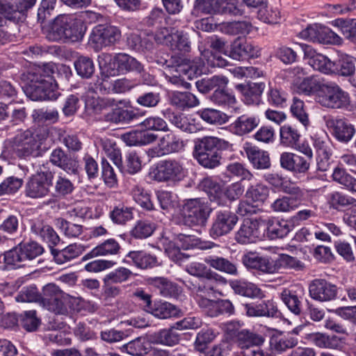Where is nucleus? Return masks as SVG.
<instances>
[{"label":"nucleus","mask_w":356,"mask_h":356,"mask_svg":"<svg viewBox=\"0 0 356 356\" xmlns=\"http://www.w3.org/2000/svg\"><path fill=\"white\" fill-rule=\"evenodd\" d=\"M238 346L245 351H250L251 348L260 347L265 341V337L259 334L243 329L236 334Z\"/></svg>","instance_id":"nucleus-21"},{"label":"nucleus","mask_w":356,"mask_h":356,"mask_svg":"<svg viewBox=\"0 0 356 356\" xmlns=\"http://www.w3.org/2000/svg\"><path fill=\"white\" fill-rule=\"evenodd\" d=\"M23 180L15 177H9L0 184V196L16 193L22 186Z\"/></svg>","instance_id":"nucleus-64"},{"label":"nucleus","mask_w":356,"mask_h":356,"mask_svg":"<svg viewBox=\"0 0 356 356\" xmlns=\"http://www.w3.org/2000/svg\"><path fill=\"white\" fill-rule=\"evenodd\" d=\"M258 18L265 23L275 24L280 22L281 15L277 8L271 6H261L259 9Z\"/></svg>","instance_id":"nucleus-56"},{"label":"nucleus","mask_w":356,"mask_h":356,"mask_svg":"<svg viewBox=\"0 0 356 356\" xmlns=\"http://www.w3.org/2000/svg\"><path fill=\"white\" fill-rule=\"evenodd\" d=\"M131 195L134 201L142 208L151 211L154 209V204L150 199V195L144 188L135 185L131 189Z\"/></svg>","instance_id":"nucleus-50"},{"label":"nucleus","mask_w":356,"mask_h":356,"mask_svg":"<svg viewBox=\"0 0 356 356\" xmlns=\"http://www.w3.org/2000/svg\"><path fill=\"white\" fill-rule=\"evenodd\" d=\"M24 10L15 0L13 2L1 1L0 13L9 20L16 21L21 19Z\"/></svg>","instance_id":"nucleus-54"},{"label":"nucleus","mask_w":356,"mask_h":356,"mask_svg":"<svg viewBox=\"0 0 356 356\" xmlns=\"http://www.w3.org/2000/svg\"><path fill=\"white\" fill-rule=\"evenodd\" d=\"M229 285L234 293L240 296L254 298H260L262 295L261 290L252 282L236 280L231 281Z\"/></svg>","instance_id":"nucleus-28"},{"label":"nucleus","mask_w":356,"mask_h":356,"mask_svg":"<svg viewBox=\"0 0 356 356\" xmlns=\"http://www.w3.org/2000/svg\"><path fill=\"white\" fill-rule=\"evenodd\" d=\"M310 297L320 302L334 300L337 295V287L324 279H316L309 285Z\"/></svg>","instance_id":"nucleus-16"},{"label":"nucleus","mask_w":356,"mask_h":356,"mask_svg":"<svg viewBox=\"0 0 356 356\" xmlns=\"http://www.w3.org/2000/svg\"><path fill=\"white\" fill-rule=\"evenodd\" d=\"M112 157L113 163L122 172H127L129 174H135L142 168V161L140 157Z\"/></svg>","instance_id":"nucleus-40"},{"label":"nucleus","mask_w":356,"mask_h":356,"mask_svg":"<svg viewBox=\"0 0 356 356\" xmlns=\"http://www.w3.org/2000/svg\"><path fill=\"white\" fill-rule=\"evenodd\" d=\"M23 256L24 254L19 244L4 254V262L8 266L19 268L23 266L22 263L26 260Z\"/></svg>","instance_id":"nucleus-60"},{"label":"nucleus","mask_w":356,"mask_h":356,"mask_svg":"<svg viewBox=\"0 0 356 356\" xmlns=\"http://www.w3.org/2000/svg\"><path fill=\"white\" fill-rule=\"evenodd\" d=\"M302 38L314 42L340 44L341 38L329 28L315 24L300 33Z\"/></svg>","instance_id":"nucleus-8"},{"label":"nucleus","mask_w":356,"mask_h":356,"mask_svg":"<svg viewBox=\"0 0 356 356\" xmlns=\"http://www.w3.org/2000/svg\"><path fill=\"white\" fill-rule=\"evenodd\" d=\"M280 298L288 309L294 314L299 315L301 313L302 303L295 292L285 289L280 293Z\"/></svg>","instance_id":"nucleus-51"},{"label":"nucleus","mask_w":356,"mask_h":356,"mask_svg":"<svg viewBox=\"0 0 356 356\" xmlns=\"http://www.w3.org/2000/svg\"><path fill=\"white\" fill-rule=\"evenodd\" d=\"M212 209L203 198L188 200L183 207L184 223L190 227L204 226Z\"/></svg>","instance_id":"nucleus-3"},{"label":"nucleus","mask_w":356,"mask_h":356,"mask_svg":"<svg viewBox=\"0 0 356 356\" xmlns=\"http://www.w3.org/2000/svg\"><path fill=\"white\" fill-rule=\"evenodd\" d=\"M55 72V65L52 63H45L41 66L35 67L28 74V79H33V80H40L47 83V85L51 86V83H56L53 78V74Z\"/></svg>","instance_id":"nucleus-34"},{"label":"nucleus","mask_w":356,"mask_h":356,"mask_svg":"<svg viewBox=\"0 0 356 356\" xmlns=\"http://www.w3.org/2000/svg\"><path fill=\"white\" fill-rule=\"evenodd\" d=\"M38 147L33 132L26 129L17 134L13 140L9 143V146L7 148L8 154L28 156L32 154Z\"/></svg>","instance_id":"nucleus-7"},{"label":"nucleus","mask_w":356,"mask_h":356,"mask_svg":"<svg viewBox=\"0 0 356 356\" xmlns=\"http://www.w3.org/2000/svg\"><path fill=\"white\" fill-rule=\"evenodd\" d=\"M263 221L257 219H245L236 234L235 239L238 243H255L263 236Z\"/></svg>","instance_id":"nucleus-9"},{"label":"nucleus","mask_w":356,"mask_h":356,"mask_svg":"<svg viewBox=\"0 0 356 356\" xmlns=\"http://www.w3.org/2000/svg\"><path fill=\"white\" fill-rule=\"evenodd\" d=\"M124 262L132 264L136 268L147 270L159 265L157 257L145 251H130L124 259Z\"/></svg>","instance_id":"nucleus-19"},{"label":"nucleus","mask_w":356,"mask_h":356,"mask_svg":"<svg viewBox=\"0 0 356 356\" xmlns=\"http://www.w3.org/2000/svg\"><path fill=\"white\" fill-rule=\"evenodd\" d=\"M267 234L270 239L283 238L291 231V225L286 220H269L267 222Z\"/></svg>","instance_id":"nucleus-37"},{"label":"nucleus","mask_w":356,"mask_h":356,"mask_svg":"<svg viewBox=\"0 0 356 356\" xmlns=\"http://www.w3.org/2000/svg\"><path fill=\"white\" fill-rule=\"evenodd\" d=\"M260 120L257 115L243 114L229 126L230 131L234 135L243 136L251 133L259 124Z\"/></svg>","instance_id":"nucleus-18"},{"label":"nucleus","mask_w":356,"mask_h":356,"mask_svg":"<svg viewBox=\"0 0 356 356\" xmlns=\"http://www.w3.org/2000/svg\"><path fill=\"white\" fill-rule=\"evenodd\" d=\"M156 229V225L147 220H138L130 232L131 236L135 238H146L150 236Z\"/></svg>","instance_id":"nucleus-47"},{"label":"nucleus","mask_w":356,"mask_h":356,"mask_svg":"<svg viewBox=\"0 0 356 356\" xmlns=\"http://www.w3.org/2000/svg\"><path fill=\"white\" fill-rule=\"evenodd\" d=\"M282 168L288 170L303 172L309 166V163L304 157H280Z\"/></svg>","instance_id":"nucleus-49"},{"label":"nucleus","mask_w":356,"mask_h":356,"mask_svg":"<svg viewBox=\"0 0 356 356\" xmlns=\"http://www.w3.org/2000/svg\"><path fill=\"white\" fill-rule=\"evenodd\" d=\"M229 83L228 79L223 75H214L211 77L198 80L195 84L197 90L202 93H208L212 90L226 88Z\"/></svg>","instance_id":"nucleus-30"},{"label":"nucleus","mask_w":356,"mask_h":356,"mask_svg":"<svg viewBox=\"0 0 356 356\" xmlns=\"http://www.w3.org/2000/svg\"><path fill=\"white\" fill-rule=\"evenodd\" d=\"M194 143L193 156H209L218 150L228 149L232 146L228 141L214 136L198 138Z\"/></svg>","instance_id":"nucleus-12"},{"label":"nucleus","mask_w":356,"mask_h":356,"mask_svg":"<svg viewBox=\"0 0 356 356\" xmlns=\"http://www.w3.org/2000/svg\"><path fill=\"white\" fill-rule=\"evenodd\" d=\"M225 88H217L214 90L209 99L215 104L222 107L233 106L236 103L235 96L225 90Z\"/></svg>","instance_id":"nucleus-44"},{"label":"nucleus","mask_w":356,"mask_h":356,"mask_svg":"<svg viewBox=\"0 0 356 356\" xmlns=\"http://www.w3.org/2000/svg\"><path fill=\"white\" fill-rule=\"evenodd\" d=\"M323 83L314 76H307L302 80H299L293 86V90L299 93L310 95L315 93L317 95Z\"/></svg>","instance_id":"nucleus-32"},{"label":"nucleus","mask_w":356,"mask_h":356,"mask_svg":"<svg viewBox=\"0 0 356 356\" xmlns=\"http://www.w3.org/2000/svg\"><path fill=\"white\" fill-rule=\"evenodd\" d=\"M54 176L51 172H42L33 176L27 183L26 193L33 198L41 197L49 192L50 186L53 185Z\"/></svg>","instance_id":"nucleus-14"},{"label":"nucleus","mask_w":356,"mask_h":356,"mask_svg":"<svg viewBox=\"0 0 356 356\" xmlns=\"http://www.w3.org/2000/svg\"><path fill=\"white\" fill-rule=\"evenodd\" d=\"M237 222L238 217L230 211H218L210 229V235L213 238L225 235L234 229Z\"/></svg>","instance_id":"nucleus-13"},{"label":"nucleus","mask_w":356,"mask_h":356,"mask_svg":"<svg viewBox=\"0 0 356 356\" xmlns=\"http://www.w3.org/2000/svg\"><path fill=\"white\" fill-rule=\"evenodd\" d=\"M56 221V225L69 238L79 237L83 232V226L79 224L73 223L62 218H57Z\"/></svg>","instance_id":"nucleus-55"},{"label":"nucleus","mask_w":356,"mask_h":356,"mask_svg":"<svg viewBox=\"0 0 356 356\" xmlns=\"http://www.w3.org/2000/svg\"><path fill=\"white\" fill-rule=\"evenodd\" d=\"M315 99L322 106L334 109L347 108L350 103L348 93L334 83H323Z\"/></svg>","instance_id":"nucleus-2"},{"label":"nucleus","mask_w":356,"mask_h":356,"mask_svg":"<svg viewBox=\"0 0 356 356\" xmlns=\"http://www.w3.org/2000/svg\"><path fill=\"white\" fill-rule=\"evenodd\" d=\"M326 125L332 130L334 137L343 143L348 142L355 133L353 125L345 119L328 118L326 120Z\"/></svg>","instance_id":"nucleus-17"},{"label":"nucleus","mask_w":356,"mask_h":356,"mask_svg":"<svg viewBox=\"0 0 356 356\" xmlns=\"http://www.w3.org/2000/svg\"><path fill=\"white\" fill-rule=\"evenodd\" d=\"M242 263L247 268L257 270L263 273L273 274V259L249 252L243 256Z\"/></svg>","instance_id":"nucleus-23"},{"label":"nucleus","mask_w":356,"mask_h":356,"mask_svg":"<svg viewBox=\"0 0 356 356\" xmlns=\"http://www.w3.org/2000/svg\"><path fill=\"white\" fill-rule=\"evenodd\" d=\"M29 80V82L24 88V92L33 101L55 100L60 95L57 91L56 83L49 86L42 79L37 81L33 79Z\"/></svg>","instance_id":"nucleus-6"},{"label":"nucleus","mask_w":356,"mask_h":356,"mask_svg":"<svg viewBox=\"0 0 356 356\" xmlns=\"http://www.w3.org/2000/svg\"><path fill=\"white\" fill-rule=\"evenodd\" d=\"M21 326L28 332L35 331L40 323L35 310L26 311L19 316Z\"/></svg>","instance_id":"nucleus-59"},{"label":"nucleus","mask_w":356,"mask_h":356,"mask_svg":"<svg viewBox=\"0 0 356 356\" xmlns=\"http://www.w3.org/2000/svg\"><path fill=\"white\" fill-rule=\"evenodd\" d=\"M171 104L179 109L184 110L199 105L198 99L188 92H175L171 96Z\"/></svg>","instance_id":"nucleus-35"},{"label":"nucleus","mask_w":356,"mask_h":356,"mask_svg":"<svg viewBox=\"0 0 356 356\" xmlns=\"http://www.w3.org/2000/svg\"><path fill=\"white\" fill-rule=\"evenodd\" d=\"M161 155L172 152H179L184 147V141L172 134H168L161 140Z\"/></svg>","instance_id":"nucleus-43"},{"label":"nucleus","mask_w":356,"mask_h":356,"mask_svg":"<svg viewBox=\"0 0 356 356\" xmlns=\"http://www.w3.org/2000/svg\"><path fill=\"white\" fill-rule=\"evenodd\" d=\"M218 26L222 33L231 35L248 34L252 28L251 24L246 21L223 22Z\"/></svg>","instance_id":"nucleus-36"},{"label":"nucleus","mask_w":356,"mask_h":356,"mask_svg":"<svg viewBox=\"0 0 356 356\" xmlns=\"http://www.w3.org/2000/svg\"><path fill=\"white\" fill-rule=\"evenodd\" d=\"M199 188L208 195L211 202L224 205V192L217 181L209 177L204 178L200 183Z\"/></svg>","instance_id":"nucleus-25"},{"label":"nucleus","mask_w":356,"mask_h":356,"mask_svg":"<svg viewBox=\"0 0 356 356\" xmlns=\"http://www.w3.org/2000/svg\"><path fill=\"white\" fill-rule=\"evenodd\" d=\"M110 63L108 65H101L107 76H115L119 72L135 71L140 72L143 70L142 64L135 58L124 53L117 54L113 59L108 56Z\"/></svg>","instance_id":"nucleus-5"},{"label":"nucleus","mask_w":356,"mask_h":356,"mask_svg":"<svg viewBox=\"0 0 356 356\" xmlns=\"http://www.w3.org/2000/svg\"><path fill=\"white\" fill-rule=\"evenodd\" d=\"M327 202L330 207L340 210L356 202V200L339 191H334L327 195Z\"/></svg>","instance_id":"nucleus-48"},{"label":"nucleus","mask_w":356,"mask_h":356,"mask_svg":"<svg viewBox=\"0 0 356 356\" xmlns=\"http://www.w3.org/2000/svg\"><path fill=\"white\" fill-rule=\"evenodd\" d=\"M198 113L204 122L211 124L222 125L229 120L225 113L217 109L204 108L200 110Z\"/></svg>","instance_id":"nucleus-45"},{"label":"nucleus","mask_w":356,"mask_h":356,"mask_svg":"<svg viewBox=\"0 0 356 356\" xmlns=\"http://www.w3.org/2000/svg\"><path fill=\"white\" fill-rule=\"evenodd\" d=\"M171 49L181 52H188L191 50V42L187 33L176 31L171 36L169 44Z\"/></svg>","instance_id":"nucleus-41"},{"label":"nucleus","mask_w":356,"mask_h":356,"mask_svg":"<svg viewBox=\"0 0 356 356\" xmlns=\"http://www.w3.org/2000/svg\"><path fill=\"white\" fill-rule=\"evenodd\" d=\"M259 51L251 43L241 38H237L231 44L229 56L234 60H240L244 57H257Z\"/></svg>","instance_id":"nucleus-22"},{"label":"nucleus","mask_w":356,"mask_h":356,"mask_svg":"<svg viewBox=\"0 0 356 356\" xmlns=\"http://www.w3.org/2000/svg\"><path fill=\"white\" fill-rule=\"evenodd\" d=\"M302 263L295 257L287 254H282L277 259H273V273L282 272L286 268L301 269Z\"/></svg>","instance_id":"nucleus-39"},{"label":"nucleus","mask_w":356,"mask_h":356,"mask_svg":"<svg viewBox=\"0 0 356 356\" xmlns=\"http://www.w3.org/2000/svg\"><path fill=\"white\" fill-rule=\"evenodd\" d=\"M197 305L211 317H216L222 314L232 315L234 313V307L232 302L227 299L211 300L201 297L197 300Z\"/></svg>","instance_id":"nucleus-15"},{"label":"nucleus","mask_w":356,"mask_h":356,"mask_svg":"<svg viewBox=\"0 0 356 356\" xmlns=\"http://www.w3.org/2000/svg\"><path fill=\"white\" fill-rule=\"evenodd\" d=\"M204 262L211 268L220 272L235 275L238 273L236 264L228 259L216 255H209L205 257Z\"/></svg>","instance_id":"nucleus-29"},{"label":"nucleus","mask_w":356,"mask_h":356,"mask_svg":"<svg viewBox=\"0 0 356 356\" xmlns=\"http://www.w3.org/2000/svg\"><path fill=\"white\" fill-rule=\"evenodd\" d=\"M220 279H222V277L214 272L211 273V275L208 274V275L202 277L195 287L197 300L201 297H204V296L214 292L217 286V282Z\"/></svg>","instance_id":"nucleus-31"},{"label":"nucleus","mask_w":356,"mask_h":356,"mask_svg":"<svg viewBox=\"0 0 356 356\" xmlns=\"http://www.w3.org/2000/svg\"><path fill=\"white\" fill-rule=\"evenodd\" d=\"M156 339L159 343L169 346L177 344L180 340L179 334L175 328L160 330L156 334Z\"/></svg>","instance_id":"nucleus-61"},{"label":"nucleus","mask_w":356,"mask_h":356,"mask_svg":"<svg viewBox=\"0 0 356 356\" xmlns=\"http://www.w3.org/2000/svg\"><path fill=\"white\" fill-rule=\"evenodd\" d=\"M31 230L47 243L50 247L56 245L60 241V238L54 229L42 220H33L31 225Z\"/></svg>","instance_id":"nucleus-20"},{"label":"nucleus","mask_w":356,"mask_h":356,"mask_svg":"<svg viewBox=\"0 0 356 356\" xmlns=\"http://www.w3.org/2000/svg\"><path fill=\"white\" fill-rule=\"evenodd\" d=\"M312 341L318 348L328 349H339L341 342L336 336L330 337L322 333H315L311 335Z\"/></svg>","instance_id":"nucleus-46"},{"label":"nucleus","mask_w":356,"mask_h":356,"mask_svg":"<svg viewBox=\"0 0 356 356\" xmlns=\"http://www.w3.org/2000/svg\"><path fill=\"white\" fill-rule=\"evenodd\" d=\"M265 87V84L261 82L250 83L247 86L243 84L236 86V88L242 92L248 104H258Z\"/></svg>","instance_id":"nucleus-27"},{"label":"nucleus","mask_w":356,"mask_h":356,"mask_svg":"<svg viewBox=\"0 0 356 356\" xmlns=\"http://www.w3.org/2000/svg\"><path fill=\"white\" fill-rule=\"evenodd\" d=\"M40 23L47 38L51 41H79L86 29L82 19L74 15H59L47 26Z\"/></svg>","instance_id":"nucleus-1"},{"label":"nucleus","mask_w":356,"mask_h":356,"mask_svg":"<svg viewBox=\"0 0 356 356\" xmlns=\"http://www.w3.org/2000/svg\"><path fill=\"white\" fill-rule=\"evenodd\" d=\"M19 229V218L15 215L8 216L0 225V232L6 236L16 235Z\"/></svg>","instance_id":"nucleus-62"},{"label":"nucleus","mask_w":356,"mask_h":356,"mask_svg":"<svg viewBox=\"0 0 356 356\" xmlns=\"http://www.w3.org/2000/svg\"><path fill=\"white\" fill-rule=\"evenodd\" d=\"M122 33L118 26L111 24L95 26L90 35L89 42L96 50L111 47L121 39Z\"/></svg>","instance_id":"nucleus-4"},{"label":"nucleus","mask_w":356,"mask_h":356,"mask_svg":"<svg viewBox=\"0 0 356 356\" xmlns=\"http://www.w3.org/2000/svg\"><path fill=\"white\" fill-rule=\"evenodd\" d=\"M152 284L159 289L163 296L166 298H177L181 292L177 284L163 277H155L152 280Z\"/></svg>","instance_id":"nucleus-38"},{"label":"nucleus","mask_w":356,"mask_h":356,"mask_svg":"<svg viewBox=\"0 0 356 356\" xmlns=\"http://www.w3.org/2000/svg\"><path fill=\"white\" fill-rule=\"evenodd\" d=\"M84 251V246L73 243L60 250H53L52 254L55 261L58 264H63L78 257Z\"/></svg>","instance_id":"nucleus-26"},{"label":"nucleus","mask_w":356,"mask_h":356,"mask_svg":"<svg viewBox=\"0 0 356 356\" xmlns=\"http://www.w3.org/2000/svg\"><path fill=\"white\" fill-rule=\"evenodd\" d=\"M150 176L156 181H165L176 177L184 176V168L175 161L165 160L159 162L152 168L149 172Z\"/></svg>","instance_id":"nucleus-11"},{"label":"nucleus","mask_w":356,"mask_h":356,"mask_svg":"<svg viewBox=\"0 0 356 356\" xmlns=\"http://www.w3.org/2000/svg\"><path fill=\"white\" fill-rule=\"evenodd\" d=\"M77 74L82 78L89 79L95 72V65L92 59L86 56L79 57L74 62Z\"/></svg>","instance_id":"nucleus-52"},{"label":"nucleus","mask_w":356,"mask_h":356,"mask_svg":"<svg viewBox=\"0 0 356 356\" xmlns=\"http://www.w3.org/2000/svg\"><path fill=\"white\" fill-rule=\"evenodd\" d=\"M334 72L341 76H350L355 70L354 58L347 54H341L334 62Z\"/></svg>","instance_id":"nucleus-42"},{"label":"nucleus","mask_w":356,"mask_h":356,"mask_svg":"<svg viewBox=\"0 0 356 356\" xmlns=\"http://www.w3.org/2000/svg\"><path fill=\"white\" fill-rule=\"evenodd\" d=\"M280 142L286 146H293L299 140L300 134L291 125L285 124L280 127Z\"/></svg>","instance_id":"nucleus-57"},{"label":"nucleus","mask_w":356,"mask_h":356,"mask_svg":"<svg viewBox=\"0 0 356 356\" xmlns=\"http://www.w3.org/2000/svg\"><path fill=\"white\" fill-rule=\"evenodd\" d=\"M144 339L138 337L124 346L127 353L133 356H142L147 353L148 348Z\"/></svg>","instance_id":"nucleus-63"},{"label":"nucleus","mask_w":356,"mask_h":356,"mask_svg":"<svg viewBox=\"0 0 356 356\" xmlns=\"http://www.w3.org/2000/svg\"><path fill=\"white\" fill-rule=\"evenodd\" d=\"M149 312L156 318L165 319L177 316L179 309L175 305L165 302L158 304L155 308L152 307Z\"/></svg>","instance_id":"nucleus-53"},{"label":"nucleus","mask_w":356,"mask_h":356,"mask_svg":"<svg viewBox=\"0 0 356 356\" xmlns=\"http://www.w3.org/2000/svg\"><path fill=\"white\" fill-rule=\"evenodd\" d=\"M299 47L304 53V59L314 70L324 74H331L334 72V62L331 61L327 56L317 53L310 45L300 43Z\"/></svg>","instance_id":"nucleus-10"},{"label":"nucleus","mask_w":356,"mask_h":356,"mask_svg":"<svg viewBox=\"0 0 356 356\" xmlns=\"http://www.w3.org/2000/svg\"><path fill=\"white\" fill-rule=\"evenodd\" d=\"M332 177L335 181L344 186L348 191L356 193V179L347 174L343 170L335 168Z\"/></svg>","instance_id":"nucleus-58"},{"label":"nucleus","mask_w":356,"mask_h":356,"mask_svg":"<svg viewBox=\"0 0 356 356\" xmlns=\"http://www.w3.org/2000/svg\"><path fill=\"white\" fill-rule=\"evenodd\" d=\"M120 249V245L115 239L109 238L94 248L83 257V260L85 261L96 257L115 255L119 254Z\"/></svg>","instance_id":"nucleus-24"},{"label":"nucleus","mask_w":356,"mask_h":356,"mask_svg":"<svg viewBox=\"0 0 356 356\" xmlns=\"http://www.w3.org/2000/svg\"><path fill=\"white\" fill-rule=\"evenodd\" d=\"M134 209L127 207L123 203L113 207L109 212L111 221L118 225H124L128 221L134 218Z\"/></svg>","instance_id":"nucleus-33"}]
</instances>
